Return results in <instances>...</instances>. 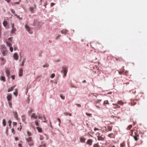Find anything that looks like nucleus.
Returning a JSON list of instances; mask_svg holds the SVG:
<instances>
[{"label":"nucleus","mask_w":147,"mask_h":147,"mask_svg":"<svg viewBox=\"0 0 147 147\" xmlns=\"http://www.w3.org/2000/svg\"><path fill=\"white\" fill-rule=\"evenodd\" d=\"M18 92H13V94L16 96H17L18 95Z\"/></svg>","instance_id":"46"},{"label":"nucleus","mask_w":147,"mask_h":147,"mask_svg":"<svg viewBox=\"0 0 147 147\" xmlns=\"http://www.w3.org/2000/svg\"><path fill=\"white\" fill-rule=\"evenodd\" d=\"M94 131H96V130H99V129L98 128H96V127H95L94 128Z\"/></svg>","instance_id":"63"},{"label":"nucleus","mask_w":147,"mask_h":147,"mask_svg":"<svg viewBox=\"0 0 147 147\" xmlns=\"http://www.w3.org/2000/svg\"><path fill=\"white\" fill-rule=\"evenodd\" d=\"M30 11L31 12H32L34 10V8L32 7H30Z\"/></svg>","instance_id":"48"},{"label":"nucleus","mask_w":147,"mask_h":147,"mask_svg":"<svg viewBox=\"0 0 147 147\" xmlns=\"http://www.w3.org/2000/svg\"><path fill=\"white\" fill-rule=\"evenodd\" d=\"M112 127H110L109 126L107 127V129L108 131H111L112 130Z\"/></svg>","instance_id":"25"},{"label":"nucleus","mask_w":147,"mask_h":147,"mask_svg":"<svg viewBox=\"0 0 147 147\" xmlns=\"http://www.w3.org/2000/svg\"><path fill=\"white\" fill-rule=\"evenodd\" d=\"M6 74L7 76H9L10 75V71L8 69H6L5 71Z\"/></svg>","instance_id":"16"},{"label":"nucleus","mask_w":147,"mask_h":147,"mask_svg":"<svg viewBox=\"0 0 147 147\" xmlns=\"http://www.w3.org/2000/svg\"><path fill=\"white\" fill-rule=\"evenodd\" d=\"M131 104L132 105H134L136 104V102H135L134 100H131Z\"/></svg>","instance_id":"29"},{"label":"nucleus","mask_w":147,"mask_h":147,"mask_svg":"<svg viewBox=\"0 0 147 147\" xmlns=\"http://www.w3.org/2000/svg\"><path fill=\"white\" fill-rule=\"evenodd\" d=\"M61 71L62 73H63L64 76H65L67 71V69L66 67H63V70Z\"/></svg>","instance_id":"1"},{"label":"nucleus","mask_w":147,"mask_h":147,"mask_svg":"<svg viewBox=\"0 0 147 147\" xmlns=\"http://www.w3.org/2000/svg\"><path fill=\"white\" fill-rule=\"evenodd\" d=\"M92 142L93 140H92L90 139H89L87 142V144L91 145L92 144Z\"/></svg>","instance_id":"6"},{"label":"nucleus","mask_w":147,"mask_h":147,"mask_svg":"<svg viewBox=\"0 0 147 147\" xmlns=\"http://www.w3.org/2000/svg\"><path fill=\"white\" fill-rule=\"evenodd\" d=\"M38 118L39 119L42 120V117H41L40 116H38Z\"/></svg>","instance_id":"59"},{"label":"nucleus","mask_w":147,"mask_h":147,"mask_svg":"<svg viewBox=\"0 0 147 147\" xmlns=\"http://www.w3.org/2000/svg\"><path fill=\"white\" fill-rule=\"evenodd\" d=\"M132 125H130L128 126L127 128V130H130L132 127Z\"/></svg>","instance_id":"32"},{"label":"nucleus","mask_w":147,"mask_h":147,"mask_svg":"<svg viewBox=\"0 0 147 147\" xmlns=\"http://www.w3.org/2000/svg\"><path fill=\"white\" fill-rule=\"evenodd\" d=\"M118 104L120 105H123V102L121 100L118 101L117 102Z\"/></svg>","instance_id":"26"},{"label":"nucleus","mask_w":147,"mask_h":147,"mask_svg":"<svg viewBox=\"0 0 147 147\" xmlns=\"http://www.w3.org/2000/svg\"><path fill=\"white\" fill-rule=\"evenodd\" d=\"M8 123L9 124V125L10 126L11 125V121H8Z\"/></svg>","instance_id":"57"},{"label":"nucleus","mask_w":147,"mask_h":147,"mask_svg":"<svg viewBox=\"0 0 147 147\" xmlns=\"http://www.w3.org/2000/svg\"><path fill=\"white\" fill-rule=\"evenodd\" d=\"M49 65L47 64H45L43 66V67H47L49 66Z\"/></svg>","instance_id":"38"},{"label":"nucleus","mask_w":147,"mask_h":147,"mask_svg":"<svg viewBox=\"0 0 147 147\" xmlns=\"http://www.w3.org/2000/svg\"><path fill=\"white\" fill-rule=\"evenodd\" d=\"M36 128L39 132L41 133L42 132V130L41 128L38 127H37Z\"/></svg>","instance_id":"15"},{"label":"nucleus","mask_w":147,"mask_h":147,"mask_svg":"<svg viewBox=\"0 0 147 147\" xmlns=\"http://www.w3.org/2000/svg\"><path fill=\"white\" fill-rule=\"evenodd\" d=\"M24 61H23L22 62V63L20 65L22 66H23L24 65Z\"/></svg>","instance_id":"47"},{"label":"nucleus","mask_w":147,"mask_h":147,"mask_svg":"<svg viewBox=\"0 0 147 147\" xmlns=\"http://www.w3.org/2000/svg\"><path fill=\"white\" fill-rule=\"evenodd\" d=\"M93 147H100L98 144H96L94 145Z\"/></svg>","instance_id":"37"},{"label":"nucleus","mask_w":147,"mask_h":147,"mask_svg":"<svg viewBox=\"0 0 147 147\" xmlns=\"http://www.w3.org/2000/svg\"><path fill=\"white\" fill-rule=\"evenodd\" d=\"M67 32V30L66 29H64L61 31V33L62 34H66Z\"/></svg>","instance_id":"18"},{"label":"nucleus","mask_w":147,"mask_h":147,"mask_svg":"<svg viewBox=\"0 0 147 147\" xmlns=\"http://www.w3.org/2000/svg\"><path fill=\"white\" fill-rule=\"evenodd\" d=\"M19 56L17 53H15L13 55V58L14 59L17 60L18 59Z\"/></svg>","instance_id":"4"},{"label":"nucleus","mask_w":147,"mask_h":147,"mask_svg":"<svg viewBox=\"0 0 147 147\" xmlns=\"http://www.w3.org/2000/svg\"><path fill=\"white\" fill-rule=\"evenodd\" d=\"M0 79L1 80L3 81L4 82L5 81V77L2 76H1Z\"/></svg>","instance_id":"23"},{"label":"nucleus","mask_w":147,"mask_h":147,"mask_svg":"<svg viewBox=\"0 0 147 147\" xmlns=\"http://www.w3.org/2000/svg\"><path fill=\"white\" fill-rule=\"evenodd\" d=\"M28 143L33 141L32 140V138L29 137L26 139Z\"/></svg>","instance_id":"14"},{"label":"nucleus","mask_w":147,"mask_h":147,"mask_svg":"<svg viewBox=\"0 0 147 147\" xmlns=\"http://www.w3.org/2000/svg\"><path fill=\"white\" fill-rule=\"evenodd\" d=\"M135 136H136V137L138 138L139 137V135L137 134L136 132H135Z\"/></svg>","instance_id":"43"},{"label":"nucleus","mask_w":147,"mask_h":147,"mask_svg":"<svg viewBox=\"0 0 147 147\" xmlns=\"http://www.w3.org/2000/svg\"><path fill=\"white\" fill-rule=\"evenodd\" d=\"M60 97L62 99L64 100L65 99V96L63 95H60Z\"/></svg>","instance_id":"42"},{"label":"nucleus","mask_w":147,"mask_h":147,"mask_svg":"<svg viewBox=\"0 0 147 147\" xmlns=\"http://www.w3.org/2000/svg\"><path fill=\"white\" fill-rule=\"evenodd\" d=\"M20 3V2H15V3H13V5H16V4H19Z\"/></svg>","instance_id":"54"},{"label":"nucleus","mask_w":147,"mask_h":147,"mask_svg":"<svg viewBox=\"0 0 147 147\" xmlns=\"http://www.w3.org/2000/svg\"><path fill=\"white\" fill-rule=\"evenodd\" d=\"M103 135H101V136H97V139L98 141H103L104 138L103 137Z\"/></svg>","instance_id":"3"},{"label":"nucleus","mask_w":147,"mask_h":147,"mask_svg":"<svg viewBox=\"0 0 147 147\" xmlns=\"http://www.w3.org/2000/svg\"><path fill=\"white\" fill-rule=\"evenodd\" d=\"M35 124H36V126H38V122L37 121H36L35 122Z\"/></svg>","instance_id":"55"},{"label":"nucleus","mask_w":147,"mask_h":147,"mask_svg":"<svg viewBox=\"0 0 147 147\" xmlns=\"http://www.w3.org/2000/svg\"><path fill=\"white\" fill-rule=\"evenodd\" d=\"M16 28H12L11 30V34H13L14 32L16 31Z\"/></svg>","instance_id":"13"},{"label":"nucleus","mask_w":147,"mask_h":147,"mask_svg":"<svg viewBox=\"0 0 147 147\" xmlns=\"http://www.w3.org/2000/svg\"><path fill=\"white\" fill-rule=\"evenodd\" d=\"M15 16H16L20 20H21L22 19V18H20L19 16H18L17 14H15Z\"/></svg>","instance_id":"33"},{"label":"nucleus","mask_w":147,"mask_h":147,"mask_svg":"<svg viewBox=\"0 0 147 147\" xmlns=\"http://www.w3.org/2000/svg\"><path fill=\"white\" fill-rule=\"evenodd\" d=\"M139 133L140 134H144V132L142 131H139Z\"/></svg>","instance_id":"51"},{"label":"nucleus","mask_w":147,"mask_h":147,"mask_svg":"<svg viewBox=\"0 0 147 147\" xmlns=\"http://www.w3.org/2000/svg\"><path fill=\"white\" fill-rule=\"evenodd\" d=\"M7 51L6 50L3 51L2 52V54L4 56L6 55L7 54Z\"/></svg>","instance_id":"22"},{"label":"nucleus","mask_w":147,"mask_h":147,"mask_svg":"<svg viewBox=\"0 0 147 147\" xmlns=\"http://www.w3.org/2000/svg\"><path fill=\"white\" fill-rule=\"evenodd\" d=\"M134 138L135 139V140L136 141H137L139 140V138H137L136 136H134Z\"/></svg>","instance_id":"36"},{"label":"nucleus","mask_w":147,"mask_h":147,"mask_svg":"<svg viewBox=\"0 0 147 147\" xmlns=\"http://www.w3.org/2000/svg\"><path fill=\"white\" fill-rule=\"evenodd\" d=\"M55 76V74H52L51 76V78H53Z\"/></svg>","instance_id":"44"},{"label":"nucleus","mask_w":147,"mask_h":147,"mask_svg":"<svg viewBox=\"0 0 147 147\" xmlns=\"http://www.w3.org/2000/svg\"><path fill=\"white\" fill-rule=\"evenodd\" d=\"M8 103H9V105L10 106V107H11V108H12V104L10 102H8Z\"/></svg>","instance_id":"50"},{"label":"nucleus","mask_w":147,"mask_h":147,"mask_svg":"<svg viewBox=\"0 0 147 147\" xmlns=\"http://www.w3.org/2000/svg\"><path fill=\"white\" fill-rule=\"evenodd\" d=\"M3 126H4L6 125V122L5 120L4 119H3Z\"/></svg>","instance_id":"31"},{"label":"nucleus","mask_w":147,"mask_h":147,"mask_svg":"<svg viewBox=\"0 0 147 147\" xmlns=\"http://www.w3.org/2000/svg\"><path fill=\"white\" fill-rule=\"evenodd\" d=\"M97 136H100L101 135L100 134L99 132H98L97 133Z\"/></svg>","instance_id":"56"},{"label":"nucleus","mask_w":147,"mask_h":147,"mask_svg":"<svg viewBox=\"0 0 147 147\" xmlns=\"http://www.w3.org/2000/svg\"><path fill=\"white\" fill-rule=\"evenodd\" d=\"M9 47V49L11 52H12L13 51V49L11 46Z\"/></svg>","instance_id":"41"},{"label":"nucleus","mask_w":147,"mask_h":147,"mask_svg":"<svg viewBox=\"0 0 147 147\" xmlns=\"http://www.w3.org/2000/svg\"><path fill=\"white\" fill-rule=\"evenodd\" d=\"M57 120H58V121H59V125L61 123V121L60 119H59V118H58Z\"/></svg>","instance_id":"53"},{"label":"nucleus","mask_w":147,"mask_h":147,"mask_svg":"<svg viewBox=\"0 0 147 147\" xmlns=\"http://www.w3.org/2000/svg\"><path fill=\"white\" fill-rule=\"evenodd\" d=\"M12 39H13V37H10L9 38H8V40H7L8 41H11V42H12Z\"/></svg>","instance_id":"34"},{"label":"nucleus","mask_w":147,"mask_h":147,"mask_svg":"<svg viewBox=\"0 0 147 147\" xmlns=\"http://www.w3.org/2000/svg\"><path fill=\"white\" fill-rule=\"evenodd\" d=\"M27 134L28 136H30L31 135V133L29 131H28L27 132Z\"/></svg>","instance_id":"61"},{"label":"nucleus","mask_w":147,"mask_h":147,"mask_svg":"<svg viewBox=\"0 0 147 147\" xmlns=\"http://www.w3.org/2000/svg\"><path fill=\"white\" fill-rule=\"evenodd\" d=\"M22 120L23 121H25V117L24 116H22Z\"/></svg>","instance_id":"49"},{"label":"nucleus","mask_w":147,"mask_h":147,"mask_svg":"<svg viewBox=\"0 0 147 147\" xmlns=\"http://www.w3.org/2000/svg\"><path fill=\"white\" fill-rule=\"evenodd\" d=\"M11 12L13 13V14L15 16V14H16L15 13V11L12 9H11Z\"/></svg>","instance_id":"39"},{"label":"nucleus","mask_w":147,"mask_h":147,"mask_svg":"<svg viewBox=\"0 0 147 147\" xmlns=\"http://www.w3.org/2000/svg\"><path fill=\"white\" fill-rule=\"evenodd\" d=\"M124 70H125L123 68L121 69H120V71L119 72V74L121 75V74L124 75Z\"/></svg>","instance_id":"7"},{"label":"nucleus","mask_w":147,"mask_h":147,"mask_svg":"<svg viewBox=\"0 0 147 147\" xmlns=\"http://www.w3.org/2000/svg\"><path fill=\"white\" fill-rule=\"evenodd\" d=\"M31 118L34 119H36L37 118V117L36 116L34 113L32 114L31 116Z\"/></svg>","instance_id":"5"},{"label":"nucleus","mask_w":147,"mask_h":147,"mask_svg":"<svg viewBox=\"0 0 147 147\" xmlns=\"http://www.w3.org/2000/svg\"><path fill=\"white\" fill-rule=\"evenodd\" d=\"M6 42L7 45L8 47L11 46L12 45V42L11 41H8L7 40L6 41Z\"/></svg>","instance_id":"8"},{"label":"nucleus","mask_w":147,"mask_h":147,"mask_svg":"<svg viewBox=\"0 0 147 147\" xmlns=\"http://www.w3.org/2000/svg\"><path fill=\"white\" fill-rule=\"evenodd\" d=\"M43 117L44 118V120L43 121V122H44V123H47V120H46V118L45 117V116H43Z\"/></svg>","instance_id":"35"},{"label":"nucleus","mask_w":147,"mask_h":147,"mask_svg":"<svg viewBox=\"0 0 147 147\" xmlns=\"http://www.w3.org/2000/svg\"><path fill=\"white\" fill-rule=\"evenodd\" d=\"M28 144L30 146H33L34 144L33 141H32L31 142H30L28 143Z\"/></svg>","instance_id":"28"},{"label":"nucleus","mask_w":147,"mask_h":147,"mask_svg":"<svg viewBox=\"0 0 147 147\" xmlns=\"http://www.w3.org/2000/svg\"><path fill=\"white\" fill-rule=\"evenodd\" d=\"M12 98V95L11 94H10L8 95L7 96V100L9 101Z\"/></svg>","instance_id":"9"},{"label":"nucleus","mask_w":147,"mask_h":147,"mask_svg":"<svg viewBox=\"0 0 147 147\" xmlns=\"http://www.w3.org/2000/svg\"><path fill=\"white\" fill-rule=\"evenodd\" d=\"M13 125L14 126L16 125L17 124V123L16 122H13Z\"/></svg>","instance_id":"60"},{"label":"nucleus","mask_w":147,"mask_h":147,"mask_svg":"<svg viewBox=\"0 0 147 147\" xmlns=\"http://www.w3.org/2000/svg\"><path fill=\"white\" fill-rule=\"evenodd\" d=\"M13 115L15 116V117L16 118L18 117L17 113L16 112H13Z\"/></svg>","instance_id":"27"},{"label":"nucleus","mask_w":147,"mask_h":147,"mask_svg":"<svg viewBox=\"0 0 147 147\" xmlns=\"http://www.w3.org/2000/svg\"><path fill=\"white\" fill-rule=\"evenodd\" d=\"M7 23L6 21H4L3 22V24L4 26L5 27L7 25Z\"/></svg>","instance_id":"24"},{"label":"nucleus","mask_w":147,"mask_h":147,"mask_svg":"<svg viewBox=\"0 0 147 147\" xmlns=\"http://www.w3.org/2000/svg\"><path fill=\"white\" fill-rule=\"evenodd\" d=\"M25 28L26 29V30L28 32H29V33H30V34L31 33L30 32V28L29 27H28L27 25H25Z\"/></svg>","instance_id":"10"},{"label":"nucleus","mask_w":147,"mask_h":147,"mask_svg":"<svg viewBox=\"0 0 147 147\" xmlns=\"http://www.w3.org/2000/svg\"><path fill=\"white\" fill-rule=\"evenodd\" d=\"M114 135L113 133L110 134L108 135V136L111 138H114L113 136Z\"/></svg>","instance_id":"21"},{"label":"nucleus","mask_w":147,"mask_h":147,"mask_svg":"<svg viewBox=\"0 0 147 147\" xmlns=\"http://www.w3.org/2000/svg\"><path fill=\"white\" fill-rule=\"evenodd\" d=\"M15 87V86H14L12 87H11L10 88L8 89V92H10L13 91Z\"/></svg>","instance_id":"20"},{"label":"nucleus","mask_w":147,"mask_h":147,"mask_svg":"<svg viewBox=\"0 0 147 147\" xmlns=\"http://www.w3.org/2000/svg\"><path fill=\"white\" fill-rule=\"evenodd\" d=\"M106 104H108V105H109V103L108 101V100H107L104 101V102H103V105L104 106H106Z\"/></svg>","instance_id":"17"},{"label":"nucleus","mask_w":147,"mask_h":147,"mask_svg":"<svg viewBox=\"0 0 147 147\" xmlns=\"http://www.w3.org/2000/svg\"><path fill=\"white\" fill-rule=\"evenodd\" d=\"M23 72V70L22 69H20L19 71V76H22V73Z\"/></svg>","instance_id":"12"},{"label":"nucleus","mask_w":147,"mask_h":147,"mask_svg":"<svg viewBox=\"0 0 147 147\" xmlns=\"http://www.w3.org/2000/svg\"><path fill=\"white\" fill-rule=\"evenodd\" d=\"M86 114L88 115V116H89L90 117H91L92 116V114H90V113H86Z\"/></svg>","instance_id":"45"},{"label":"nucleus","mask_w":147,"mask_h":147,"mask_svg":"<svg viewBox=\"0 0 147 147\" xmlns=\"http://www.w3.org/2000/svg\"><path fill=\"white\" fill-rule=\"evenodd\" d=\"M12 132L13 133V134L14 135L15 134V130L13 128H12L11 129Z\"/></svg>","instance_id":"40"},{"label":"nucleus","mask_w":147,"mask_h":147,"mask_svg":"<svg viewBox=\"0 0 147 147\" xmlns=\"http://www.w3.org/2000/svg\"><path fill=\"white\" fill-rule=\"evenodd\" d=\"M68 113L67 112H65L64 113V114L65 115H68Z\"/></svg>","instance_id":"64"},{"label":"nucleus","mask_w":147,"mask_h":147,"mask_svg":"<svg viewBox=\"0 0 147 147\" xmlns=\"http://www.w3.org/2000/svg\"><path fill=\"white\" fill-rule=\"evenodd\" d=\"M113 105H116V107L114 108L115 109L120 108V106H119L115 104H113Z\"/></svg>","instance_id":"30"},{"label":"nucleus","mask_w":147,"mask_h":147,"mask_svg":"<svg viewBox=\"0 0 147 147\" xmlns=\"http://www.w3.org/2000/svg\"><path fill=\"white\" fill-rule=\"evenodd\" d=\"M128 72L127 71H125V70L124 71V75H126L127 74V73Z\"/></svg>","instance_id":"52"},{"label":"nucleus","mask_w":147,"mask_h":147,"mask_svg":"<svg viewBox=\"0 0 147 147\" xmlns=\"http://www.w3.org/2000/svg\"><path fill=\"white\" fill-rule=\"evenodd\" d=\"M125 142H123L120 144L121 147H125Z\"/></svg>","instance_id":"19"},{"label":"nucleus","mask_w":147,"mask_h":147,"mask_svg":"<svg viewBox=\"0 0 147 147\" xmlns=\"http://www.w3.org/2000/svg\"><path fill=\"white\" fill-rule=\"evenodd\" d=\"M11 78L13 79L14 80L15 78V76L14 75H12L11 76Z\"/></svg>","instance_id":"62"},{"label":"nucleus","mask_w":147,"mask_h":147,"mask_svg":"<svg viewBox=\"0 0 147 147\" xmlns=\"http://www.w3.org/2000/svg\"><path fill=\"white\" fill-rule=\"evenodd\" d=\"M11 28H14V24L13 23L11 24Z\"/></svg>","instance_id":"58"},{"label":"nucleus","mask_w":147,"mask_h":147,"mask_svg":"<svg viewBox=\"0 0 147 147\" xmlns=\"http://www.w3.org/2000/svg\"><path fill=\"white\" fill-rule=\"evenodd\" d=\"M41 144H42L39 145V147H41L43 146V147H45L46 146L44 142L43 141L41 142Z\"/></svg>","instance_id":"11"},{"label":"nucleus","mask_w":147,"mask_h":147,"mask_svg":"<svg viewBox=\"0 0 147 147\" xmlns=\"http://www.w3.org/2000/svg\"><path fill=\"white\" fill-rule=\"evenodd\" d=\"M86 140V138L83 137H82L80 138V141L81 143H84Z\"/></svg>","instance_id":"2"}]
</instances>
